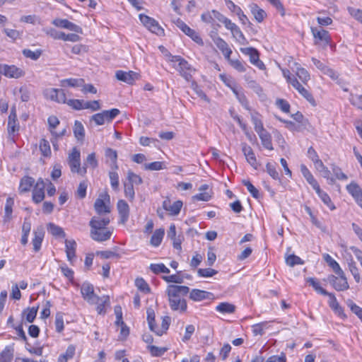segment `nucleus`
Returning <instances> with one entry per match:
<instances>
[{
	"mask_svg": "<svg viewBox=\"0 0 362 362\" xmlns=\"http://www.w3.org/2000/svg\"><path fill=\"white\" fill-rule=\"evenodd\" d=\"M189 292L186 286L170 284L167 286L165 293L168 296L169 305L173 310L185 312L187 310V302L184 297Z\"/></svg>",
	"mask_w": 362,
	"mask_h": 362,
	"instance_id": "nucleus-1",
	"label": "nucleus"
},
{
	"mask_svg": "<svg viewBox=\"0 0 362 362\" xmlns=\"http://www.w3.org/2000/svg\"><path fill=\"white\" fill-rule=\"evenodd\" d=\"M108 217L93 216L90 222V236L96 242L108 240L112 234V230L107 227L110 223Z\"/></svg>",
	"mask_w": 362,
	"mask_h": 362,
	"instance_id": "nucleus-2",
	"label": "nucleus"
},
{
	"mask_svg": "<svg viewBox=\"0 0 362 362\" xmlns=\"http://www.w3.org/2000/svg\"><path fill=\"white\" fill-rule=\"evenodd\" d=\"M169 57H171L170 62L175 63L173 67L176 69L185 80L190 81L192 78V74L195 72V69L180 56H173L171 54H169Z\"/></svg>",
	"mask_w": 362,
	"mask_h": 362,
	"instance_id": "nucleus-3",
	"label": "nucleus"
},
{
	"mask_svg": "<svg viewBox=\"0 0 362 362\" xmlns=\"http://www.w3.org/2000/svg\"><path fill=\"white\" fill-rule=\"evenodd\" d=\"M68 163L72 173H77L81 175L86 173V168H81V153L76 148H73L68 157Z\"/></svg>",
	"mask_w": 362,
	"mask_h": 362,
	"instance_id": "nucleus-4",
	"label": "nucleus"
},
{
	"mask_svg": "<svg viewBox=\"0 0 362 362\" xmlns=\"http://www.w3.org/2000/svg\"><path fill=\"white\" fill-rule=\"evenodd\" d=\"M81 293L83 299L90 304L98 303L100 300V297L94 293L93 286L88 282L82 284Z\"/></svg>",
	"mask_w": 362,
	"mask_h": 362,
	"instance_id": "nucleus-5",
	"label": "nucleus"
},
{
	"mask_svg": "<svg viewBox=\"0 0 362 362\" xmlns=\"http://www.w3.org/2000/svg\"><path fill=\"white\" fill-rule=\"evenodd\" d=\"M338 276L334 275H329L328 276V281L330 284L336 289L337 291H345L347 290L349 287L347 279L345 276L344 272L342 271V274H337Z\"/></svg>",
	"mask_w": 362,
	"mask_h": 362,
	"instance_id": "nucleus-6",
	"label": "nucleus"
},
{
	"mask_svg": "<svg viewBox=\"0 0 362 362\" xmlns=\"http://www.w3.org/2000/svg\"><path fill=\"white\" fill-rule=\"evenodd\" d=\"M45 97L59 103L66 102V92L64 89L48 88L44 92Z\"/></svg>",
	"mask_w": 362,
	"mask_h": 362,
	"instance_id": "nucleus-7",
	"label": "nucleus"
},
{
	"mask_svg": "<svg viewBox=\"0 0 362 362\" xmlns=\"http://www.w3.org/2000/svg\"><path fill=\"white\" fill-rule=\"evenodd\" d=\"M139 19L142 24L152 33H154L157 35L163 33V30L158 25V22L153 18L145 14H139Z\"/></svg>",
	"mask_w": 362,
	"mask_h": 362,
	"instance_id": "nucleus-8",
	"label": "nucleus"
},
{
	"mask_svg": "<svg viewBox=\"0 0 362 362\" xmlns=\"http://www.w3.org/2000/svg\"><path fill=\"white\" fill-rule=\"evenodd\" d=\"M175 25L187 35L190 37L194 42L198 44H202V40L198 35V33L191 29L185 23H184L181 19L177 18L174 21Z\"/></svg>",
	"mask_w": 362,
	"mask_h": 362,
	"instance_id": "nucleus-9",
	"label": "nucleus"
},
{
	"mask_svg": "<svg viewBox=\"0 0 362 362\" xmlns=\"http://www.w3.org/2000/svg\"><path fill=\"white\" fill-rule=\"evenodd\" d=\"M115 77L119 81L129 85H132L136 80L139 78V74L133 71H124L118 70L115 73Z\"/></svg>",
	"mask_w": 362,
	"mask_h": 362,
	"instance_id": "nucleus-10",
	"label": "nucleus"
},
{
	"mask_svg": "<svg viewBox=\"0 0 362 362\" xmlns=\"http://www.w3.org/2000/svg\"><path fill=\"white\" fill-rule=\"evenodd\" d=\"M311 32L315 45H327L329 43V36L327 30L322 28H311Z\"/></svg>",
	"mask_w": 362,
	"mask_h": 362,
	"instance_id": "nucleus-11",
	"label": "nucleus"
},
{
	"mask_svg": "<svg viewBox=\"0 0 362 362\" xmlns=\"http://www.w3.org/2000/svg\"><path fill=\"white\" fill-rule=\"evenodd\" d=\"M45 182L42 178H39L33 190V200L39 204L45 199Z\"/></svg>",
	"mask_w": 362,
	"mask_h": 362,
	"instance_id": "nucleus-12",
	"label": "nucleus"
},
{
	"mask_svg": "<svg viewBox=\"0 0 362 362\" xmlns=\"http://www.w3.org/2000/svg\"><path fill=\"white\" fill-rule=\"evenodd\" d=\"M52 23L56 27L66 28L77 33H82V29L81 27L66 19L55 18L52 21Z\"/></svg>",
	"mask_w": 362,
	"mask_h": 362,
	"instance_id": "nucleus-13",
	"label": "nucleus"
},
{
	"mask_svg": "<svg viewBox=\"0 0 362 362\" xmlns=\"http://www.w3.org/2000/svg\"><path fill=\"white\" fill-rule=\"evenodd\" d=\"M242 151L247 163L255 169H257L258 163L252 148L246 143L242 144Z\"/></svg>",
	"mask_w": 362,
	"mask_h": 362,
	"instance_id": "nucleus-14",
	"label": "nucleus"
},
{
	"mask_svg": "<svg viewBox=\"0 0 362 362\" xmlns=\"http://www.w3.org/2000/svg\"><path fill=\"white\" fill-rule=\"evenodd\" d=\"M182 204V202L180 200H177L171 204L170 199L167 198L163 202V207L165 210L169 211L170 215L176 216L180 212Z\"/></svg>",
	"mask_w": 362,
	"mask_h": 362,
	"instance_id": "nucleus-15",
	"label": "nucleus"
},
{
	"mask_svg": "<svg viewBox=\"0 0 362 362\" xmlns=\"http://www.w3.org/2000/svg\"><path fill=\"white\" fill-rule=\"evenodd\" d=\"M117 210L120 217V222L125 224L129 217V206L126 201L121 199L117 202Z\"/></svg>",
	"mask_w": 362,
	"mask_h": 362,
	"instance_id": "nucleus-16",
	"label": "nucleus"
},
{
	"mask_svg": "<svg viewBox=\"0 0 362 362\" xmlns=\"http://www.w3.org/2000/svg\"><path fill=\"white\" fill-rule=\"evenodd\" d=\"M4 76L8 78H18L25 75V71L15 65H4Z\"/></svg>",
	"mask_w": 362,
	"mask_h": 362,
	"instance_id": "nucleus-17",
	"label": "nucleus"
},
{
	"mask_svg": "<svg viewBox=\"0 0 362 362\" xmlns=\"http://www.w3.org/2000/svg\"><path fill=\"white\" fill-rule=\"evenodd\" d=\"M346 189L354 198L357 204L362 207V189L356 183L351 182L346 186Z\"/></svg>",
	"mask_w": 362,
	"mask_h": 362,
	"instance_id": "nucleus-18",
	"label": "nucleus"
},
{
	"mask_svg": "<svg viewBox=\"0 0 362 362\" xmlns=\"http://www.w3.org/2000/svg\"><path fill=\"white\" fill-rule=\"evenodd\" d=\"M34 238L32 240L33 250L38 252L40 250L42 240L45 235V230L42 226H38L33 232Z\"/></svg>",
	"mask_w": 362,
	"mask_h": 362,
	"instance_id": "nucleus-19",
	"label": "nucleus"
},
{
	"mask_svg": "<svg viewBox=\"0 0 362 362\" xmlns=\"http://www.w3.org/2000/svg\"><path fill=\"white\" fill-rule=\"evenodd\" d=\"M211 296H213L211 293L199 289H192L189 293V298L194 301H201L209 299L211 298Z\"/></svg>",
	"mask_w": 362,
	"mask_h": 362,
	"instance_id": "nucleus-20",
	"label": "nucleus"
},
{
	"mask_svg": "<svg viewBox=\"0 0 362 362\" xmlns=\"http://www.w3.org/2000/svg\"><path fill=\"white\" fill-rule=\"evenodd\" d=\"M214 43L216 47L221 51L222 54L224 55L225 58L228 60L230 58V54H232V50L229 47L227 42L223 40L220 37H217L214 40Z\"/></svg>",
	"mask_w": 362,
	"mask_h": 362,
	"instance_id": "nucleus-21",
	"label": "nucleus"
},
{
	"mask_svg": "<svg viewBox=\"0 0 362 362\" xmlns=\"http://www.w3.org/2000/svg\"><path fill=\"white\" fill-rule=\"evenodd\" d=\"M35 183L34 178L29 176H24L21 178L19 185V192L25 193L28 192L30 190L31 187L33 186Z\"/></svg>",
	"mask_w": 362,
	"mask_h": 362,
	"instance_id": "nucleus-22",
	"label": "nucleus"
},
{
	"mask_svg": "<svg viewBox=\"0 0 362 362\" xmlns=\"http://www.w3.org/2000/svg\"><path fill=\"white\" fill-rule=\"evenodd\" d=\"M326 296H329V307L339 316L345 317V315L344 314L343 309L339 305L335 296L333 293H329Z\"/></svg>",
	"mask_w": 362,
	"mask_h": 362,
	"instance_id": "nucleus-23",
	"label": "nucleus"
},
{
	"mask_svg": "<svg viewBox=\"0 0 362 362\" xmlns=\"http://www.w3.org/2000/svg\"><path fill=\"white\" fill-rule=\"evenodd\" d=\"M249 7L255 20L258 23L262 22L267 16L266 12L255 4H250Z\"/></svg>",
	"mask_w": 362,
	"mask_h": 362,
	"instance_id": "nucleus-24",
	"label": "nucleus"
},
{
	"mask_svg": "<svg viewBox=\"0 0 362 362\" xmlns=\"http://www.w3.org/2000/svg\"><path fill=\"white\" fill-rule=\"evenodd\" d=\"M294 65L296 68V70L295 71L296 75L299 78L303 83L307 84L308 81L310 79V74L305 69L301 67L298 63L295 62Z\"/></svg>",
	"mask_w": 362,
	"mask_h": 362,
	"instance_id": "nucleus-25",
	"label": "nucleus"
},
{
	"mask_svg": "<svg viewBox=\"0 0 362 362\" xmlns=\"http://www.w3.org/2000/svg\"><path fill=\"white\" fill-rule=\"evenodd\" d=\"M65 245H66V253L67 259L69 262H71L76 257V243L73 240H66Z\"/></svg>",
	"mask_w": 362,
	"mask_h": 362,
	"instance_id": "nucleus-26",
	"label": "nucleus"
},
{
	"mask_svg": "<svg viewBox=\"0 0 362 362\" xmlns=\"http://www.w3.org/2000/svg\"><path fill=\"white\" fill-rule=\"evenodd\" d=\"M312 61H313V64L315 65V66L318 69L321 70L324 74H327L332 78H336L335 72L332 69H329L326 65H325L320 60L313 57Z\"/></svg>",
	"mask_w": 362,
	"mask_h": 362,
	"instance_id": "nucleus-27",
	"label": "nucleus"
},
{
	"mask_svg": "<svg viewBox=\"0 0 362 362\" xmlns=\"http://www.w3.org/2000/svg\"><path fill=\"white\" fill-rule=\"evenodd\" d=\"M240 51L244 54L250 57V61L252 64H255L259 59L257 50L253 47L240 48Z\"/></svg>",
	"mask_w": 362,
	"mask_h": 362,
	"instance_id": "nucleus-28",
	"label": "nucleus"
},
{
	"mask_svg": "<svg viewBox=\"0 0 362 362\" xmlns=\"http://www.w3.org/2000/svg\"><path fill=\"white\" fill-rule=\"evenodd\" d=\"M105 155L106 158H109L111 160L110 167L112 170H117L118 165L117 163V151L115 150H113L112 148H107L105 149Z\"/></svg>",
	"mask_w": 362,
	"mask_h": 362,
	"instance_id": "nucleus-29",
	"label": "nucleus"
},
{
	"mask_svg": "<svg viewBox=\"0 0 362 362\" xmlns=\"http://www.w3.org/2000/svg\"><path fill=\"white\" fill-rule=\"evenodd\" d=\"M324 260L332 269L336 274H342V269L339 264L328 254L324 255Z\"/></svg>",
	"mask_w": 362,
	"mask_h": 362,
	"instance_id": "nucleus-30",
	"label": "nucleus"
},
{
	"mask_svg": "<svg viewBox=\"0 0 362 362\" xmlns=\"http://www.w3.org/2000/svg\"><path fill=\"white\" fill-rule=\"evenodd\" d=\"M165 234L163 228H159L155 230L151 238L150 243L153 246L158 247L162 242Z\"/></svg>",
	"mask_w": 362,
	"mask_h": 362,
	"instance_id": "nucleus-31",
	"label": "nucleus"
},
{
	"mask_svg": "<svg viewBox=\"0 0 362 362\" xmlns=\"http://www.w3.org/2000/svg\"><path fill=\"white\" fill-rule=\"evenodd\" d=\"M259 139H261L262 144L263 146L268 150H273V146L272 144V138L269 133L265 130L264 132L258 134Z\"/></svg>",
	"mask_w": 362,
	"mask_h": 362,
	"instance_id": "nucleus-32",
	"label": "nucleus"
},
{
	"mask_svg": "<svg viewBox=\"0 0 362 362\" xmlns=\"http://www.w3.org/2000/svg\"><path fill=\"white\" fill-rule=\"evenodd\" d=\"M170 323V317L168 316L163 317L162 319L161 327H158L156 326L155 332L158 336H162L169 328V325Z\"/></svg>",
	"mask_w": 362,
	"mask_h": 362,
	"instance_id": "nucleus-33",
	"label": "nucleus"
},
{
	"mask_svg": "<svg viewBox=\"0 0 362 362\" xmlns=\"http://www.w3.org/2000/svg\"><path fill=\"white\" fill-rule=\"evenodd\" d=\"M94 208L95 211L101 215L106 213H110V207L105 204L104 200L102 199H97L95 204H94Z\"/></svg>",
	"mask_w": 362,
	"mask_h": 362,
	"instance_id": "nucleus-34",
	"label": "nucleus"
},
{
	"mask_svg": "<svg viewBox=\"0 0 362 362\" xmlns=\"http://www.w3.org/2000/svg\"><path fill=\"white\" fill-rule=\"evenodd\" d=\"M213 13H215V16L218 18V20L223 23L225 25V27L230 30V32L236 27L238 26L235 23H233L230 19L227 18L224 16L221 15L218 12L216 11H213Z\"/></svg>",
	"mask_w": 362,
	"mask_h": 362,
	"instance_id": "nucleus-35",
	"label": "nucleus"
},
{
	"mask_svg": "<svg viewBox=\"0 0 362 362\" xmlns=\"http://www.w3.org/2000/svg\"><path fill=\"white\" fill-rule=\"evenodd\" d=\"M233 37L235 39V40L242 45H245L248 44V41L245 37L243 32L240 30L238 26H236L231 31Z\"/></svg>",
	"mask_w": 362,
	"mask_h": 362,
	"instance_id": "nucleus-36",
	"label": "nucleus"
},
{
	"mask_svg": "<svg viewBox=\"0 0 362 362\" xmlns=\"http://www.w3.org/2000/svg\"><path fill=\"white\" fill-rule=\"evenodd\" d=\"M84 83L83 78H66L61 81V86L78 87Z\"/></svg>",
	"mask_w": 362,
	"mask_h": 362,
	"instance_id": "nucleus-37",
	"label": "nucleus"
},
{
	"mask_svg": "<svg viewBox=\"0 0 362 362\" xmlns=\"http://www.w3.org/2000/svg\"><path fill=\"white\" fill-rule=\"evenodd\" d=\"M216 310L221 313H233L235 310V306L227 302L219 303Z\"/></svg>",
	"mask_w": 362,
	"mask_h": 362,
	"instance_id": "nucleus-38",
	"label": "nucleus"
},
{
	"mask_svg": "<svg viewBox=\"0 0 362 362\" xmlns=\"http://www.w3.org/2000/svg\"><path fill=\"white\" fill-rule=\"evenodd\" d=\"M47 230L49 233L56 237L65 238L66 236V234L64 232L63 229L61 227L52 223H49L47 225Z\"/></svg>",
	"mask_w": 362,
	"mask_h": 362,
	"instance_id": "nucleus-39",
	"label": "nucleus"
},
{
	"mask_svg": "<svg viewBox=\"0 0 362 362\" xmlns=\"http://www.w3.org/2000/svg\"><path fill=\"white\" fill-rule=\"evenodd\" d=\"M74 134L77 140H83L85 136V130L82 123L78 120L74 122Z\"/></svg>",
	"mask_w": 362,
	"mask_h": 362,
	"instance_id": "nucleus-40",
	"label": "nucleus"
},
{
	"mask_svg": "<svg viewBox=\"0 0 362 362\" xmlns=\"http://www.w3.org/2000/svg\"><path fill=\"white\" fill-rule=\"evenodd\" d=\"M37 310L38 306L28 308L23 310V314L25 315V319L28 322H33L36 317Z\"/></svg>",
	"mask_w": 362,
	"mask_h": 362,
	"instance_id": "nucleus-41",
	"label": "nucleus"
},
{
	"mask_svg": "<svg viewBox=\"0 0 362 362\" xmlns=\"http://www.w3.org/2000/svg\"><path fill=\"white\" fill-rule=\"evenodd\" d=\"M349 269L353 275L355 281L358 283L361 280V276L359 274V270L356 267V262L351 258L350 261L348 262Z\"/></svg>",
	"mask_w": 362,
	"mask_h": 362,
	"instance_id": "nucleus-42",
	"label": "nucleus"
},
{
	"mask_svg": "<svg viewBox=\"0 0 362 362\" xmlns=\"http://www.w3.org/2000/svg\"><path fill=\"white\" fill-rule=\"evenodd\" d=\"M147 348L151 354L156 357L163 356L168 350L166 347H158L154 345H148Z\"/></svg>",
	"mask_w": 362,
	"mask_h": 362,
	"instance_id": "nucleus-43",
	"label": "nucleus"
},
{
	"mask_svg": "<svg viewBox=\"0 0 362 362\" xmlns=\"http://www.w3.org/2000/svg\"><path fill=\"white\" fill-rule=\"evenodd\" d=\"M266 171L274 180L281 181L279 174L276 170L274 163H267L266 164Z\"/></svg>",
	"mask_w": 362,
	"mask_h": 362,
	"instance_id": "nucleus-44",
	"label": "nucleus"
},
{
	"mask_svg": "<svg viewBox=\"0 0 362 362\" xmlns=\"http://www.w3.org/2000/svg\"><path fill=\"white\" fill-rule=\"evenodd\" d=\"M102 112L105 122L109 123L120 113V111L117 108H113L110 110H103Z\"/></svg>",
	"mask_w": 362,
	"mask_h": 362,
	"instance_id": "nucleus-45",
	"label": "nucleus"
},
{
	"mask_svg": "<svg viewBox=\"0 0 362 362\" xmlns=\"http://www.w3.org/2000/svg\"><path fill=\"white\" fill-rule=\"evenodd\" d=\"M83 165H84L83 167H86V168L88 167H90L93 169L96 168L98 165V160L96 159L95 153H90L87 156L86 160H85Z\"/></svg>",
	"mask_w": 362,
	"mask_h": 362,
	"instance_id": "nucleus-46",
	"label": "nucleus"
},
{
	"mask_svg": "<svg viewBox=\"0 0 362 362\" xmlns=\"http://www.w3.org/2000/svg\"><path fill=\"white\" fill-rule=\"evenodd\" d=\"M109 177L110 180V185L112 189L115 191L119 190V175L116 170H112L109 172Z\"/></svg>",
	"mask_w": 362,
	"mask_h": 362,
	"instance_id": "nucleus-47",
	"label": "nucleus"
},
{
	"mask_svg": "<svg viewBox=\"0 0 362 362\" xmlns=\"http://www.w3.org/2000/svg\"><path fill=\"white\" fill-rule=\"evenodd\" d=\"M307 282H308L317 293L324 296L328 294V292L320 286V283L315 279L312 277L308 278Z\"/></svg>",
	"mask_w": 362,
	"mask_h": 362,
	"instance_id": "nucleus-48",
	"label": "nucleus"
},
{
	"mask_svg": "<svg viewBox=\"0 0 362 362\" xmlns=\"http://www.w3.org/2000/svg\"><path fill=\"white\" fill-rule=\"evenodd\" d=\"M346 303L351 310L362 321V308L358 306L351 299H348Z\"/></svg>",
	"mask_w": 362,
	"mask_h": 362,
	"instance_id": "nucleus-49",
	"label": "nucleus"
},
{
	"mask_svg": "<svg viewBox=\"0 0 362 362\" xmlns=\"http://www.w3.org/2000/svg\"><path fill=\"white\" fill-rule=\"evenodd\" d=\"M40 150L44 156H49L51 155V148L49 141L42 139L40 141Z\"/></svg>",
	"mask_w": 362,
	"mask_h": 362,
	"instance_id": "nucleus-50",
	"label": "nucleus"
},
{
	"mask_svg": "<svg viewBox=\"0 0 362 362\" xmlns=\"http://www.w3.org/2000/svg\"><path fill=\"white\" fill-rule=\"evenodd\" d=\"M150 269L154 274L165 273L169 274L170 269L165 266L163 264H151L150 265Z\"/></svg>",
	"mask_w": 362,
	"mask_h": 362,
	"instance_id": "nucleus-51",
	"label": "nucleus"
},
{
	"mask_svg": "<svg viewBox=\"0 0 362 362\" xmlns=\"http://www.w3.org/2000/svg\"><path fill=\"white\" fill-rule=\"evenodd\" d=\"M65 103L76 110H81L83 109L84 101L83 100L70 99L66 100Z\"/></svg>",
	"mask_w": 362,
	"mask_h": 362,
	"instance_id": "nucleus-52",
	"label": "nucleus"
},
{
	"mask_svg": "<svg viewBox=\"0 0 362 362\" xmlns=\"http://www.w3.org/2000/svg\"><path fill=\"white\" fill-rule=\"evenodd\" d=\"M23 54L27 57L30 58L33 60H37L40 58V57L42 54V50L40 49H36L35 51H32L29 49H24L23 50Z\"/></svg>",
	"mask_w": 362,
	"mask_h": 362,
	"instance_id": "nucleus-53",
	"label": "nucleus"
},
{
	"mask_svg": "<svg viewBox=\"0 0 362 362\" xmlns=\"http://www.w3.org/2000/svg\"><path fill=\"white\" fill-rule=\"evenodd\" d=\"M134 185L132 183L124 182V194L127 198H128L130 201H133L134 199Z\"/></svg>",
	"mask_w": 362,
	"mask_h": 362,
	"instance_id": "nucleus-54",
	"label": "nucleus"
},
{
	"mask_svg": "<svg viewBox=\"0 0 362 362\" xmlns=\"http://www.w3.org/2000/svg\"><path fill=\"white\" fill-rule=\"evenodd\" d=\"M147 313V321L148 324L149 329L153 332L156 328V324H155V313L153 309L149 308L146 310Z\"/></svg>",
	"mask_w": 362,
	"mask_h": 362,
	"instance_id": "nucleus-55",
	"label": "nucleus"
},
{
	"mask_svg": "<svg viewBox=\"0 0 362 362\" xmlns=\"http://www.w3.org/2000/svg\"><path fill=\"white\" fill-rule=\"evenodd\" d=\"M163 279L168 283L182 284L184 282V276L180 274L163 276Z\"/></svg>",
	"mask_w": 362,
	"mask_h": 362,
	"instance_id": "nucleus-56",
	"label": "nucleus"
},
{
	"mask_svg": "<svg viewBox=\"0 0 362 362\" xmlns=\"http://www.w3.org/2000/svg\"><path fill=\"white\" fill-rule=\"evenodd\" d=\"M14 204V200L11 197H8L6 199L5 205V219L10 220L12 214V208Z\"/></svg>",
	"mask_w": 362,
	"mask_h": 362,
	"instance_id": "nucleus-57",
	"label": "nucleus"
},
{
	"mask_svg": "<svg viewBox=\"0 0 362 362\" xmlns=\"http://www.w3.org/2000/svg\"><path fill=\"white\" fill-rule=\"evenodd\" d=\"M108 303L109 297L107 296L100 297V300L98 301V303H95L97 305L96 310L98 314H103L105 313V306Z\"/></svg>",
	"mask_w": 362,
	"mask_h": 362,
	"instance_id": "nucleus-58",
	"label": "nucleus"
},
{
	"mask_svg": "<svg viewBox=\"0 0 362 362\" xmlns=\"http://www.w3.org/2000/svg\"><path fill=\"white\" fill-rule=\"evenodd\" d=\"M252 121L254 124L255 130L258 134L266 130L264 128L262 120L258 117L252 115Z\"/></svg>",
	"mask_w": 362,
	"mask_h": 362,
	"instance_id": "nucleus-59",
	"label": "nucleus"
},
{
	"mask_svg": "<svg viewBox=\"0 0 362 362\" xmlns=\"http://www.w3.org/2000/svg\"><path fill=\"white\" fill-rule=\"evenodd\" d=\"M230 65L239 72H245L246 69L244 63L238 59H232L230 57L228 59Z\"/></svg>",
	"mask_w": 362,
	"mask_h": 362,
	"instance_id": "nucleus-60",
	"label": "nucleus"
},
{
	"mask_svg": "<svg viewBox=\"0 0 362 362\" xmlns=\"http://www.w3.org/2000/svg\"><path fill=\"white\" fill-rule=\"evenodd\" d=\"M144 168H145V170H147L153 171V170H160L164 169V168H165V167L164 166V164L163 162L155 161V162H152L150 163H146L144 165Z\"/></svg>",
	"mask_w": 362,
	"mask_h": 362,
	"instance_id": "nucleus-61",
	"label": "nucleus"
},
{
	"mask_svg": "<svg viewBox=\"0 0 362 362\" xmlns=\"http://www.w3.org/2000/svg\"><path fill=\"white\" fill-rule=\"evenodd\" d=\"M243 184L247 187L249 192L255 199L259 198V190L249 180H243Z\"/></svg>",
	"mask_w": 362,
	"mask_h": 362,
	"instance_id": "nucleus-62",
	"label": "nucleus"
},
{
	"mask_svg": "<svg viewBox=\"0 0 362 362\" xmlns=\"http://www.w3.org/2000/svg\"><path fill=\"white\" fill-rule=\"evenodd\" d=\"M286 264L290 267H293L296 264H303L304 262L299 257L295 255H288L286 258Z\"/></svg>",
	"mask_w": 362,
	"mask_h": 362,
	"instance_id": "nucleus-63",
	"label": "nucleus"
},
{
	"mask_svg": "<svg viewBox=\"0 0 362 362\" xmlns=\"http://www.w3.org/2000/svg\"><path fill=\"white\" fill-rule=\"evenodd\" d=\"M349 101L353 105L362 110V95L351 94Z\"/></svg>",
	"mask_w": 362,
	"mask_h": 362,
	"instance_id": "nucleus-64",
	"label": "nucleus"
}]
</instances>
